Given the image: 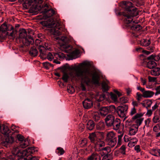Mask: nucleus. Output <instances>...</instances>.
I'll list each match as a JSON object with an SVG mask.
<instances>
[{
	"instance_id": "7ed1b4c3",
	"label": "nucleus",
	"mask_w": 160,
	"mask_h": 160,
	"mask_svg": "<svg viewBox=\"0 0 160 160\" xmlns=\"http://www.w3.org/2000/svg\"><path fill=\"white\" fill-rule=\"evenodd\" d=\"M2 130L1 131L2 133L5 135V139L2 142V145L7 147L9 146L13 142V138L8 136L10 132V130L8 126L4 125L2 126Z\"/></svg>"
},
{
	"instance_id": "aec40b11",
	"label": "nucleus",
	"mask_w": 160,
	"mask_h": 160,
	"mask_svg": "<svg viewBox=\"0 0 160 160\" xmlns=\"http://www.w3.org/2000/svg\"><path fill=\"white\" fill-rule=\"evenodd\" d=\"M89 138L92 142L94 143V144L96 143L98 141L97 137L95 134V132H93L90 134Z\"/></svg>"
},
{
	"instance_id": "69168bd1",
	"label": "nucleus",
	"mask_w": 160,
	"mask_h": 160,
	"mask_svg": "<svg viewBox=\"0 0 160 160\" xmlns=\"http://www.w3.org/2000/svg\"><path fill=\"white\" fill-rule=\"evenodd\" d=\"M134 149L138 153L140 152L141 151L140 146L138 145H136L134 147Z\"/></svg>"
},
{
	"instance_id": "b1692460",
	"label": "nucleus",
	"mask_w": 160,
	"mask_h": 160,
	"mask_svg": "<svg viewBox=\"0 0 160 160\" xmlns=\"http://www.w3.org/2000/svg\"><path fill=\"white\" fill-rule=\"evenodd\" d=\"M95 98L98 102H101L106 98L105 95L104 94H97L95 96Z\"/></svg>"
},
{
	"instance_id": "5fc2aeb1",
	"label": "nucleus",
	"mask_w": 160,
	"mask_h": 160,
	"mask_svg": "<svg viewBox=\"0 0 160 160\" xmlns=\"http://www.w3.org/2000/svg\"><path fill=\"white\" fill-rule=\"evenodd\" d=\"M137 98V99L139 101H141L142 97H143V94H141L139 92H137L136 93Z\"/></svg>"
},
{
	"instance_id": "c9c22d12",
	"label": "nucleus",
	"mask_w": 160,
	"mask_h": 160,
	"mask_svg": "<svg viewBox=\"0 0 160 160\" xmlns=\"http://www.w3.org/2000/svg\"><path fill=\"white\" fill-rule=\"evenodd\" d=\"M95 145L96 147H102L105 145V143L103 141L99 139Z\"/></svg>"
},
{
	"instance_id": "f03ea898",
	"label": "nucleus",
	"mask_w": 160,
	"mask_h": 160,
	"mask_svg": "<svg viewBox=\"0 0 160 160\" xmlns=\"http://www.w3.org/2000/svg\"><path fill=\"white\" fill-rule=\"evenodd\" d=\"M123 4V7L125 9V11L122 13L123 15L125 17L124 22L128 24L132 22V18L138 15L137 8L133 7L132 3L129 1H124Z\"/></svg>"
},
{
	"instance_id": "680f3d73",
	"label": "nucleus",
	"mask_w": 160,
	"mask_h": 160,
	"mask_svg": "<svg viewBox=\"0 0 160 160\" xmlns=\"http://www.w3.org/2000/svg\"><path fill=\"white\" fill-rule=\"evenodd\" d=\"M102 88L104 92L107 91L108 90V85L106 84H102Z\"/></svg>"
},
{
	"instance_id": "f3484780",
	"label": "nucleus",
	"mask_w": 160,
	"mask_h": 160,
	"mask_svg": "<svg viewBox=\"0 0 160 160\" xmlns=\"http://www.w3.org/2000/svg\"><path fill=\"white\" fill-rule=\"evenodd\" d=\"M112 126L114 129L118 130L121 125V120L120 119L116 118L112 123Z\"/></svg>"
},
{
	"instance_id": "13d9d810",
	"label": "nucleus",
	"mask_w": 160,
	"mask_h": 160,
	"mask_svg": "<svg viewBox=\"0 0 160 160\" xmlns=\"http://www.w3.org/2000/svg\"><path fill=\"white\" fill-rule=\"evenodd\" d=\"M148 80L149 82H154L156 81V78L151 77L149 76L148 77Z\"/></svg>"
},
{
	"instance_id": "338daca9",
	"label": "nucleus",
	"mask_w": 160,
	"mask_h": 160,
	"mask_svg": "<svg viewBox=\"0 0 160 160\" xmlns=\"http://www.w3.org/2000/svg\"><path fill=\"white\" fill-rule=\"evenodd\" d=\"M100 118V117L98 115H97V114H94L93 116V118L95 121L98 120Z\"/></svg>"
},
{
	"instance_id": "8fccbe9b",
	"label": "nucleus",
	"mask_w": 160,
	"mask_h": 160,
	"mask_svg": "<svg viewBox=\"0 0 160 160\" xmlns=\"http://www.w3.org/2000/svg\"><path fill=\"white\" fill-rule=\"evenodd\" d=\"M136 113V109H135V107H133L131 109L129 114L130 115L132 116Z\"/></svg>"
},
{
	"instance_id": "4c0bfd02",
	"label": "nucleus",
	"mask_w": 160,
	"mask_h": 160,
	"mask_svg": "<svg viewBox=\"0 0 160 160\" xmlns=\"http://www.w3.org/2000/svg\"><path fill=\"white\" fill-rule=\"evenodd\" d=\"M150 122V119L149 118L147 119L144 121L145 125L143 127L144 132L146 131L147 130L146 129V128H148L149 127V124Z\"/></svg>"
},
{
	"instance_id": "bb28decb",
	"label": "nucleus",
	"mask_w": 160,
	"mask_h": 160,
	"mask_svg": "<svg viewBox=\"0 0 160 160\" xmlns=\"http://www.w3.org/2000/svg\"><path fill=\"white\" fill-rule=\"evenodd\" d=\"M151 43V41L150 39L148 40L143 39L140 41V44L143 46H148Z\"/></svg>"
},
{
	"instance_id": "ddd939ff",
	"label": "nucleus",
	"mask_w": 160,
	"mask_h": 160,
	"mask_svg": "<svg viewBox=\"0 0 160 160\" xmlns=\"http://www.w3.org/2000/svg\"><path fill=\"white\" fill-rule=\"evenodd\" d=\"M82 104L84 108L88 109L92 106L93 102L91 99L87 98L83 102Z\"/></svg>"
},
{
	"instance_id": "1a4fd4ad",
	"label": "nucleus",
	"mask_w": 160,
	"mask_h": 160,
	"mask_svg": "<svg viewBox=\"0 0 160 160\" xmlns=\"http://www.w3.org/2000/svg\"><path fill=\"white\" fill-rule=\"evenodd\" d=\"M143 114L142 113H137L134 116L132 117V119L135 124H133L134 126L138 128L139 126L142 124L143 121V118H142Z\"/></svg>"
},
{
	"instance_id": "423d86ee",
	"label": "nucleus",
	"mask_w": 160,
	"mask_h": 160,
	"mask_svg": "<svg viewBox=\"0 0 160 160\" xmlns=\"http://www.w3.org/2000/svg\"><path fill=\"white\" fill-rule=\"evenodd\" d=\"M1 29L3 32L7 31L6 35L8 36L9 38L13 39L15 38L16 32L14 30V27L11 25L9 24L6 25L3 23L1 26Z\"/></svg>"
},
{
	"instance_id": "4d7b16f0",
	"label": "nucleus",
	"mask_w": 160,
	"mask_h": 160,
	"mask_svg": "<svg viewBox=\"0 0 160 160\" xmlns=\"http://www.w3.org/2000/svg\"><path fill=\"white\" fill-rule=\"evenodd\" d=\"M140 79L141 82H142L143 85H146V88H150V87H149L148 86L146 85V81L145 79H143L142 78H141Z\"/></svg>"
},
{
	"instance_id": "2f4dec72",
	"label": "nucleus",
	"mask_w": 160,
	"mask_h": 160,
	"mask_svg": "<svg viewBox=\"0 0 160 160\" xmlns=\"http://www.w3.org/2000/svg\"><path fill=\"white\" fill-rule=\"evenodd\" d=\"M41 7V8H43L42 9L43 10H44V9H45V8H47L48 7V5L47 4H45L44 5V6H43V5L42 6V5H40V4L36 5V7H35V11H33V12H37V10H38V11L41 12V13H42V10H40ZM45 9H46V8H45Z\"/></svg>"
},
{
	"instance_id": "e433bc0d",
	"label": "nucleus",
	"mask_w": 160,
	"mask_h": 160,
	"mask_svg": "<svg viewBox=\"0 0 160 160\" xmlns=\"http://www.w3.org/2000/svg\"><path fill=\"white\" fill-rule=\"evenodd\" d=\"M67 90L68 92L72 94L74 92L75 90L73 87L70 84H68L67 86Z\"/></svg>"
},
{
	"instance_id": "5701e85b",
	"label": "nucleus",
	"mask_w": 160,
	"mask_h": 160,
	"mask_svg": "<svg viewBox=\"0 0 160 160\" xmlns=\"http://www.w3.org/2000/svg\"><path fill=\"white\" fill-rule=\"evenodd\" d=\"M38 53V51L34 46L32 47L29 52V54L33 57H35L37 56Z\"/></svg>"
},
{
	"instance_id": "473e14b6",
	"label": "nucleus",
	"mask_w": 160,
	"mask_h": 160,
	"mask_svg": "<svg viewBox=\"0 0 160 160\" xmlns=\"http://www.w3.org/2000/svg\"><path fill=\"white\" fill-rule=\"evenodd\" d=\"M105 124L103 122H100L96 125V128L98 130H102L105 128Z\"/></svg>"
},
{
	"instance_id": "6e6552de",
	"label": "nucleus",
	"mask_w": 160,
	"mask_h": 160,
	"mask_svg": "<svg viewBox=\"0 0 160 160\" xmlns=\"http://www.w3.org/2000/svg\"><path fill=\"white\" fill-rule=\"evenodd\" d=\"M63 48H65V51L66 52L70 53V54L68 55L69 60H73L78 58V55L79 52L78 49H76L74 51L71 52L69 51L71 48V47H70L69 46H64Z\"/></svg>"
},
{
	"instance_id": "9d476101",
	"label": "nucleus",
	"mask_w": 160,
	"mask_h": 160,
	"mask_svg": "<svg viewBox=\"0 0 160 160\" xmlns=\"http://www.w3.org/2000/svg\"><path fill=\"white\" fill-rule=\"evenodd\" d=\"M43 8L40 7V10H42V13L43 14V18L46 19L47 18H49L52 16L55 13V11L53 9H42Z\"/></svg>"
},
{
	"instance_id": "a211bd4d",
	"label": "nucleus",
	"mask_w": 160,
	"mask_h": 160,
	"mask_svg": "<svg viewBox=\"0 0 160 160\" xmlns=\"http://www.w3.org/2000/svg\"><path fill=\"white\" fill-rule=\"evenodd\" d=\"M87 160H101V158L100 156L98 154L93 153L88 157Z\"/></svg>"
},
{
	"instance_id": "37998d69",
	"label": "nucleus",
	"mask_w": 160,
	"mask_h": 160,
	"mask_svg": "<svg viewBox=\"0 0 160 160\" xmlns=\"http://www.w3.org/2000/svg\"><path fill=\"white\" fill-rule=\"evenodd\" d=\"M54 54L53 55L51 52L48 53L47 55V59L50 61H52L54 58Z\"/></svg>"
},
{
	"instance_id": "72a5a7b5",
	"label": "nucleus",
	"mask_w": 160,
	"mask_h": 160,
	"mask_svg": "<svg viewBox=\"0 0 160 160\" xmlns=\"http://www.w3.org/2000/svg\"><path fill=\"white\" fill-rule=\"evenodd\" d=\"M131 29L135 31H138L142 28L140 24H135L131 27Z\"/></svg>"
},
{
	"instance_id": "052dcab7",
	"label": "nucleus",
	"mask_w": 160,
	"mask_h": 160,
	"mask_svg": "<svg viewBox=\"0 0 160 160\" xmlns=\"http://www.w3.org/2000/svg\"><path fill=\"white\" fill-rule=\"evenodd\" d=\"M155 90L156 91V92L155 93L156 95L160 94V85L156 88Z\"/></svg>"
},
{
	"instance_id": "39448f33",
	"label": "nucleus",
	"mask_w": 160,
	"mask_h": 160,
	"mask_svg": "<svg viewBox=\"0 0 160 160\" xmlns=\"http://www.w3.org/2000/svg\"><path fill=\"white\" fill-rule=\"evenodd\" d=\"M19 37L22 39V43L25 46H28L30 44H32L34 43V40L31 37L28 36L27 37V32L25 29L20 30Z\"/></svg>"
},
{
	"instance_id": "603ef678",
	"label": "nucleus",
	"mask_w": 160,
	"mask_h": 160,
	"mask_svg": "<svg viewBox=\"0 0 160 160\" xmlns=\"http://www.w3.org/2000/svg\"><path fill=\"white\" fill-rule=\"evenodd\" d=\"M5 160H16V159L15 156L10 155L6 158Z\"/></svg>"
},
{
	"instance_id": "7c9ffc66",
	"label": "nucleus",
	"mask_w": 160,
	"mask_h": 160,
	"mask_svg": "<svg viewBox=\"0 0 160 160\" xmlns=\"http://www.w3.org/2000/svg\"><path fill=\"white\" fill-rule=\"evenodd\" d=\"M54 56L56 58H58L60 60H62L65 57L64 54L61 52H58L54 53Z\"/></svg>"
},
{
	"instance_id": "774afa93",
	"label": "nucleus",
	"mask_w": 160,
	"mask_h": 160,
	"mask_svg": "<svg viewBox=\"0 0 160 160\" xmlns=\"http://www.w3.org/2000/svg\"><path fill=\"white\" fill-rule=\"evenodd\" d=\"M41 42L38 39H36L35 42V44L37 46H39L40 45H41Z\"/></svg>"
},
{
	"instance_id": "ea45409f",
	"label": "nucleus",
	"mask_w": 160,
	"mask_h": 160,
	"mask_svg": "<svg viewBox=\"0 0 160 160\" xmlns=\"http://www.w3.org/2000/svg\"><path fill=\"white\" fill-rule=\"evenodd\" d=\"M69 78V76L68 73L66 72H64L62 78V80L64 81L65 82H68Z\"/></svg>"
},
{
	"instance_id": "4468645a",
	"label": "nucleus",
	"mask_w": 160,
	"mask_h": 160,
	"mask_svg": "<svg viewBox=\"0 0 160 160\" xmlns=\"http://www.w3.org/2000/svg\"><path fill=\"white\" fill-rule=\"evenodd\" d=\"M12 155L15 156V158L18 156L23 155L22 151V152H20L19 147L17 146L13 147L12 150Z\"/></svg>"
},
{
	"instance_id": "0eeeda50",
	"label": "nucleus",
	"mask_w": 160,
	"mask_h": 160,
	"mask_svg": "<svg viewBox=\"0 0 160 160\" xmlns=\"http://www.w3.org/2000/svg\"><path fill=\"white\" fill-rule=\"evenodd\" d=\"M128 109V106L124 105L118 107L117 110L118 115L121 118H124V120L127 118L126 115Z\"/></svg>"
},
{
	"instance_id": "49530a36",
	"label": "nucleus",
	"mask_w": 160,
	"mask_h": 160,
	"mask_svg": "<svg viewBox=\"0 0 160 160\" xmlns=\"http://www.w3.org/2000/svg\"><path fill=\"white\" fill-rule=\"evenodd\" d=\"M125 146L123 145H122L120 148V151L121 153L122 154H125V150H126Z\"/></svg>"
},
{
	"instance_id": "c03bdc74",
	"label": "nucleus",
	"mask_w": 160,
	"mask_h": 160,
	"mask_svg": "<svg viewBox=\"0 0 160 160\" xmlns=\"http://www.w3.org/2000/svg\"><path fill=\"white\" fill-rule=\"evenodd\" d=\"M110 95L111 98L112 100L115 102L117 101V97L116 94L112 93H111L110 94Z\"/></svg>"
},
{
	"instance_id": "20e7f679",
	"label": "nucleus",
	"mask_w": 160,
	"mask_h": 160,
	"mask_svg": "<svg viewBox=\"0 0 160 160\" xmlns=\"http://www.w3.org/2000/svg\"><path fill=\"white\" fill-rule=\"evenodd\" d=\"M42 25L47 28H56L60 31L62 30L60 26L61 22L58 20H55L52 18H49L48 20L42 22Z\"/></svg>"
},
{
	"instance_id": "a878e982",
	"label": "nucleus",
	"mask_w": 160,
	"mask_h": 160,
	"mask_svg": "<svg viewBox=\"0 0 160 160\" xmlns=\"http://www.w3.org/2000/svg\"><path fill=\"white\" fill-rule=\"evenodd\" d=\"M95 126V124L93 121H89L87 123L86 127L87 129L90 131L92 130Z\"/></svg>"
},
{
	"instance_id": "58836bf2",
	"label": "nucleus",
	"mask_w": 160,
	"mask_h": 160,
	"mask_svg": "<svg viewBox=\"0 0 160 160\" xmlns=\"http://www.w3.org/2000/svg\"><path fill=\"white\" fill-rule=\"evenodd\" d=\"M108 142V145L111 147H113L116 144L117 142V139H112L107 141Z\"/></svg>"
},
{
	"instance_id": "c85d7f7f",
	"label": "nucleus",
	"mask_w": 160,
	"mask_h": 160,
	"mask_svg": "<svg viewBox=\"0 0 160 160\" xmlns=\"http://www.w3.org/2000/svg\"><path fill=\"white\" fill-rule=\"evenodd\" d=\"M152 121L154 123H159L160 124V118L159 116L157 114L156 112L154 113V116L152 118Z\"/></svg>"
},
{
	"instance_id": "2eb2a0df",
	"label": "nucleus",
	"mask_w": 160,
	"mask_h": 160,
	"mask_svg": "<svg viewBox=\"0 0 160 160\" xmlns=\"http://www.w3.org/2000/svg\"><path fill=\"white\" fill-rule=\"evenodd\" d=\"M38 48L40 52V56L41 58L43 59L45 58L46 52L47 51L46 47H45L43 45H40L38 47Z\"/></svg>"
},
{
	"instance_id": "0e129e2a",
	"label": "nucleus",
	"mask_w": 160,
	"mask_h": 160,
	"mask_svg": "<svg viewBox=\"0 0 160 160\" xmlns=\"http://www.w3.org/2000/svg\"><path fill=\"white\" fill-rule=\"evenodd\" d=\"M159 104L158 103L156 102L154 105L152 107V110L153 111L156 109L158 107Z\"/></svg>"
},
{
	"instance_id": "6e6d98bb",
	"label": "nucleus",
	"mask_w": 160,
	"mask_h": 160,
	"mask_svg": "<svg viewBox=\"0 0 160 160\" xmlns=\"http://www.w3.org/2000/svg\"><path fill=\"white\" fill-rule=\"evenodd\" d=\"M87 144V141L86 139H83L80 142V144L81 145V146L84 147Z\"/></svg>"
},
{
	"instance_id": "f8f14e48",
	"label": "nucleus",
	"mask_w": 160,
	"mask_h": 160,
	"mask_svg": "<svg viewBox=\"0 0 160 160\" xmlns=\"http://www.w3.org/2000/svg\"><path fill=\"white\" fill-rule=\"evenodd\" d=\"M38 151V149L37 148L34 147H29L22 151V154L23 155L28 156L35 152H37Z\"/></svg>"
},
{
	"instance_id": "9b49d317",
	"label": "nucleus",
	"mask_w": 160,
	"mask_h": 160,
	"mask_svg": "<svg viewBox=\"0 0 160 160\" xmlns=\"http://www.w3.org/2000/svg\"><path fill=\"white\" fill-rule=\"evenodd\" d=\"M115 120V117L113 115L111 114L107 115L105 119L107 126L108 127H112V123Z\"/></svg>"
},
{
	"instance_id": "6ab92c4d",
	"label": "nucleus",
	"mask_w": 160,
	"mask_h": 160,
	"mask_svg": "<svg viewBox=\"0 0 160 160\" xmlns=\"http://www.w3.org/2000/svg\"><path fill=\"white\" fill-rule=\"evenodd\" d=\"M154 94V92L151 91L145 90L143 92V97L146 98H151L153 97Z\"/></svg>"
},
{
	"instance_id": "c756f323",
	"label": "nucleus",
	"mask_w": 160,
	"mask_h": 160,
	"mask_svg": "<svg viewBox=\"0 0 160 160\" xmlns=\"http://www.w3.org/2000/svg\"><path fill=\"white\" fill-rule=\"evenodd\" d=\"M29 144L28 139L26 138L20 143L19 147L22 148H25Z\"/></svg>"
},
{
	"instance_id": "f704fd0d",
	"label": "nucleus",
	"mask_w": 160,
	"mask_h": 160,
	"mask_svg": "<svg viewBox=\"0 0 160 160\" xmlns=\"http://www.w3.org/2000/svg\"><path fill=\"white\" fill-rule=\"evenodd\" d=\"M25 2L23 4V6L24 8L26 9H27L28 7L30 5L32 2V0H25Z\"/></svg>"
},
{
	"instance_id": "cd10ccee",
	"label": "nucleus",
	"mask_w": 160,
	"mask_h": 160,
	"mask_svg": "<svg viewBox=\"0 0 160 160\" xmlns=\"http://www.w3.org/2000/svg\"><path fill=\"white\" fill-rule=\"evenodd\" d=\"M156 63L153 61H150L148 62L147 67L150 69H153L156 66Z\"/></svg>"
},
{
	"instance_id": "dca6fc26",
	"label": "nucleus",
	"mask_w": 160,
	"mask_h": 160,
	"mask_svg": "<svg viewBox=\"0 0 160 160\" xmlns=\"http://www.w3.org/2000/svg\"><path fill=\"white\" fill-rule=\"evenodd\" d=\"M98 110L101 116L103 117L105 116L109 113L107 106L99 107L98 108Z\"/></svg>"
},
{
	"instance_id": "de8ad7c7",
	"label": "nucleus",
	"mask_w": 160,
	"mask_h": 160,
	"mask_svg": "<svg viewBox=\"0 0 160 160\" xmlns=\"http://www.w3.org/2000/svg\"><path fill=\"white\" fill-rule=\"evenodd\" d=\"M43 67L46 69H48L51 65L48 62H45L43 63Z\"/></svg>"
},
{
	"instance_id": "a18cd8bd",
	"label": "nucleus",
	"mask_w": 160,
	"mask_h": 160,
	"mask_svg": "<svg viewBox=\"0 0 160 160\" xmlns=\"http://www.w3.org/2000/svg\"><path fill=\"white\" fill-rule=\"evenodd\" d=\"M102 151H105V153L108 154L110 152V148L108 147H106L102 149Z\"/></svg>"
},
{
	"instance_id": "a19ab883",
	"label": "nucleus",
	"mask_w": 160,
	"mask_h": 160,
	"mask_svg": "<svg viewBox=\"0 0 160 160\" xmlns=\"http://www.w3.org/2000/svg\"><path fill=\"white\" fill-rule=\"evenodd\" d=\"M109 111V112L113 113L114 112L116 111V108L115 106L113 105H110L107 106Z\"/></svg>"
},
{
	"instance_id": "4be33fe9",
	"label": "nucleus",
	"mask_w": 160,
	"mask_h": 160,
	"mask_svg": "<svg viewBox=\"0 0 160 160\" xmlns=\"http://www.w3.org/2000/svg\"><path fill=\"white\" fill-rule=\"evenodd\" d=\"M116 139H117V138L115 137V135L113 132H110L107 134L106 139L107 142Z\"/></svg>"
},
{
	"instance_id": "412c9836",
	"label": "nucleus",
	"mask_w": 160,
	"mask_h": 160,
	"mask_svg": "<svg viewBox=\"0 0 160 160\" xmlns=\"http://www.w3.org/2000/svg\"><path fill=\"white\" fill-rule=\"evenodd\" d=\"M138 128L132 125L130 128L129 133L130 135H134L137 133L138 131Z\"/></svg>"
},
{
	"instance_id": "e2e57ef3",
	"label": "nucleus",
	"mask_w": 160,
	"mask_h": 160,
	"mask_svg": "<svg viewBox=\"0 0 160 160\" xmlns=\"http://www.w3.org/2000/svg\"><path fill=\"white\" fill-rule=\"evenodd\" d=\"M152 109L148 110L147 112L146 113L148 117H150L152 114Z\"/></svg>"
},
{
	"instance_id": "79ce46f5",
	"label": "nucleus",
	"mask_w": 160,
	"mask_h": 160,
	"mask_svg": "<svg viewBox=\"0 0 160 160\" xmlns=\"http://www.w3.org/2000/svg\"><path fill=\"white\" fill-rule=\"evenodd\" d=\"M57 149L58 150V151H57V153L59 155H62L65 152L63 149L61 147L58 148Z\"/></svg>"
},
{
	"instance_id": "864d4df0",
	"label": "nucleus",
	"mask_w": 160,
	"mask_h": 160,
	"mask_svg": "<svg viewBox=\"0 0 160 160\" xmlns=\"http://www.w3.org/2000/svg\"><path fill=\"white\" fill-rule=\"evenodd\" d=\"M160 129V126L159 125L157 124L154 126L153 130L154 132H157Z\"/></svg>"
},
{
	"instance_id": "bf43d9fd",
	"label": "nucleus",
	"mask_w": 160,
	"mask_h": 160,
	"mask_svg": "<svg viewBox=\"0 0 160 160\" xmlns=\"http://www.w3.org/2000/svg\"><path fill=\"white\" fill-rule=\"evenodd\" d=\"M17 138L18 140L21 142L24 141V137L22 135L18 134L17 135Z\"/></svg>"
},
{
	"instance_id": "393cba45",
	"label": "nucleus",
	"mask_w": 160,
	"mask_h": 160,
	"mask_svg": "<svg viewBox=\"0 0 160 160\" xmlns=\"http://www.w3.org/2000/svg\"><path fill=\"white\" fill-rule=\"evenodd\" d=\"M151 75L154 76H158L160 75V68H155L151 71Z\"/></svg>"
},
{
	"instance_id": "f257e3e1",
	"label": "nucleus",
	"mask_w": 160,
	"mask_h": 160,
	"mask_svg": "<svg viewBox=\"0 0 160 160\" xmlns=\"http://www.w3.org/2000/svg\"><path fill=\"white\" fill-rule=\"evenodd\" d=\"M89 64L86 62L80 63L78 66L72 68V70L69 75L73 79H81L82 82L88 84L91 82L94 84L99 83V75L96 71L92 73V70L89 68H85L88 66Z\"/></svg>"
},
{
	"instance_id": "09e8293b",
	"label": "nucleus",
	"mask_w": 160,
	"mask_h": 160,
	"mask_svg": "<svg viewBox=\"0 0 160 160\" xmlns=\"http://www.w3.org/2000/svg\"><path fill=\"white\" fill-rule=\"evenodd\" d=\"M27 156L23 155L20 156H18L17 157H18L17 159L18 160H27Z\"/></svg>"
},
{
	"instance_id": "3c124183",
	"label": "nucleus",
	"mask_w": 160,
	"mask_h": 160,
	"mask_svg": "<svg viewBox=\"0 0 160 160\" xmlns=\"http://www.w3.org/2000/svg\"><path fill=\"white\" fill-rule=\"evenodd\" d=\"M152 103V102L151 100H147L146 101L145 104L148 107H150Z\"/></svg>"
}]
</instances>
